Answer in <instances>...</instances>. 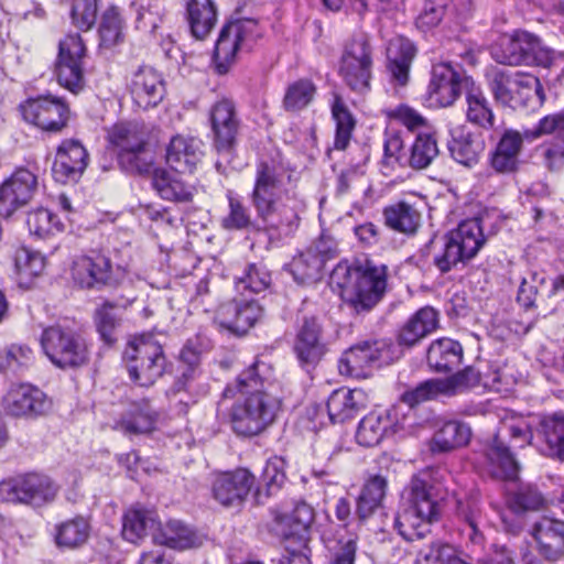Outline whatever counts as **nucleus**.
<instances>
[{"mask_svg":"<svg viewBox=\"0 0 564 564\" xmlns=\"http://www.w3.org/2000/svg\"><path fill=\"white\" fill-rule=\"evenodd\" d=\"M227 197L229 212L221 224L228 230L252 228L289 236L299 227L300 214L305 208L304 200L292 185L291 173L274 161H261L256 169L250 195L256 220L232 192H228Z\"/></svg>","mask_w":564,"mask_h":564,"instance_id":"nucleus-1","label":"nucleus"},{"mask_svg":"<svg viewBox=\"0 0 564 564\" xmlns=\"http://www.w3.org/2000/svg\"><path fill=\"white\" fill-rule=\"evenodd\" d=\"M270 377V367L257 360L238 376L235 386L225 388L224 398H234L236 391L245 395L243 401L236 402L230 412L236 434L256 436L275 421L281 410V400L267 390Z\"/></svg>","mask_w":564,"mask_h":564,"instance_id":"nucleus-2","label":"nucleus"},{"mask_svg":"<svg viewBox=\"0 0 564 564\" xmlns=\"http://www.w3.org/2000/svg\"><path fill=\"white\" fill-rule=\"evenodd\" d=\"M406 490V506L395 516L394 528L406 541L423 539L430 532L429 525L441 519L444 497L420 476L411 478Z\"/></svg>","mask_w":564,"mask_h":564,"instance_id":"nucleus-3","label":"nucleus"},{"mask_svg":"<svg viewBox=\"0 0 564 564\" xmlns=\"http://www.w3.org/2000/svg\"><path fill=\"white\" fill-rule=\"evenodd\" d=\"M330 282L340 290L343 300L357 312H369L382 299L387 288V268L338 263L330 273Z\"/></svg>","mask_w":564,"mask_h":564,"instance_id":"nucleus-4","label":"nucleus"},{"mask_svg":"<svg viewBox=\"0 0 564 564\" xmlns=\"http://www.w3.org/2000/svg\"><path fill=\"white\" fill-rule=\"evenodd\" d=\"M108 140L117 152L120 167L131 174L150 173L153 155L147 133L137 122H119L108 131Z\"/></svg>","mask_w":564,"mask_h":564,"instance_id":"nucleus-5","label":"nucleus"},{"mask_svg":"<svg viewBox=\"0 0 564 564\" xmlns=\"http://www.w3.org/2000/svg\"><path fill=\"white\" fill-rule=\"evenodd\" d=\"M122 360L132 381L141 387L152 386L166 370V357L162 346L150 338L131 340Z\"/></svg>","mask_w":564,"mask_h":564,"instance_id":"nucleus-6","label":"nucleus"},{"mask_svg":"<svg viewBox=\"0 0 564 564\" xmlns=\"http://www.w3.org/2000/svg\"><path fill=\"white\" fill-rule=\"evenodd\" d=\"M40 344L52 364L61 369L79 368L89 360L85 339L70 328L48 326L43 329Z\"/></svg>","mask_w":564,"mask_h":564,"instance_id":"nucleus-7","label":"nucleus"},{"mask_svg":"<svg viewBox=\"0 0 564 564\" xmlns=\"http://www.w3.org/2000/svg\"><path fill=\"white\" fill-rule=\"evenodd\" d=\"M445 239L443 252L434 258L435 265L443 273L473 259L486 241L478 218L462 221Z\"/></svg>","mask_w":564,"mask_h":564,"instance_id":"nucleus-8","label":"nucleus"},{"mask_svg":"<svg viewBox=\"0 0 564 564\" xmlns=\"http://www.w3.org/2000/svg\"><path fill=\"white\" fill-rule=\"evenodd\" d=\"M260 36L258 22L253 19H240L227 23L220 31L214 52L215 69L225 75L236 59L239 51H250Z\"/></svg>","mask_w":564,"mask_h":564,"instance_id":"nucleus-9","label":"nucleus"},{"mask_svg":"<svg viewBox=\"0 0 564 564\" xmlns=\"http://www.w3.org/2000/svg\"><path fill=\"white\" fill-rule=\"evenodd\" d=\"M554 51L542 45L540 39L527 31H516L501 40L494 57L506 65H536L550 67L554 61Z\"/></svg>","mask_w":564,"mask_h":564,"instance_id":"nucleus-10","label":"nucleus"},{"mask_svg":"<svg viewBox=\"0 0 564 564\" xmlns=\"http://www.w3.org/2000/svg\"><path fill=\"white\" fill-rule=\"evenodd\" d=\"M372 65V47L368 37L361 34L346 45L340 59L339 75L352 91L365 94L370 90Z\"/></svg>","mask_w":564,"mask_h":564,"instance_id":"nucleus-11","label":"nucleus"},{"mask_svg":"<svg viewBox=\"0 0 564 564\" xmlns=\"http://www.w3.org/2000/svg\"><path fill=\"white\" fill-rule=\"evenodd\" d=\"M57 486L45 475L30 473L0 482V500L40 507L55 499Z\"/></svg>","mask_w":564,"mask_h":564,"instance_id":"nucleus-12","label":"nucleus"},{"mask_svg":"<svg viewBox=\"0 0 564 564\" xmlns=\"http://www.w3.org/2000/svg\"><path fill=\"white\" fill-rule=\"evenodd\" d=\"M86 47L79 34H68L58 44L54 73L58 84L77 95L85 85L84 57Z\"/></svg>","mask_w":564,"mask_h":564,"instance_id":"nucleus-13","label":"nucleus"},{"mask_svg":"<svg viewBox=\"0 0 564 564\" xmlns=\"http://www.w3.org/2000/svg\"><path fill=\"white\" fill-rule=\"evenodd\" d=\"M21 111L25 121L47 132L62 131L69 119L68 106L52 95L26 100L21 105Z\"/></svg>","mask_w":564,"mask_h":564,"instance_id":"nucleus-14","label":"nucleus"},{"mask_svg":"<svg viewBox=\"0 0 564 564\" xmlns=\"http://www.w3.org/2000/svg\"><path fill=\"white\" fill-rule=\"evenodd\" d=\"M39 181L32 171L19 167L0 185V216L8 218L29 204L37 192Z\"/></svg>","mask_w":564,"mask_h":564,"instance_id":"nucleus-15","label":"nucleus"},{"mask_svg":"<svg viewBox=\"0 0 564 564\" xmlns=\"http://www.w3.org/2000/svg\"><path fill=\"white\" fill-rule=\"evenodd\" d=\"M313 520V509L305 502H299L291 511L275 513L273 531L286 544L306 549L307 534Z\"/></svg>","mask_w":564,"mask_h":564,"instance_id":"nucleus-16","label":"nucleus"},{"mask_svg":"<svg viewBox=\"0 0 564 564\" xmlns=\"http://www.w3.org/2000/svg\"><path fill=\"white\" fill-rule=\"evenodd\" d=\"M388 357L389 348L386 341H362L344 352L339 360V372L350 377L366 376L369 368L381 366Z\"/></svg>","mask_w":564,"mask_h":564,"instance_id":"nucleus-17","label":"nucleus"},{"mask_svg":"<svg viewBox=\"0 0 564 564\" xmlns=\"http://www.w3.org/2000/svg\"><path fill=\"white\" fill-rule=\"evenodd\" d=\"M473 84L471 79L454 69L448 63L433 66L432 78L429 85V98L432 104L440 107L452 106L462 93Z\"/></svg>","mask_w":564,"mask_h":564,"instance_id":"nucleus-18","label":"nucleus"},{"mask_svg":"<svg viewBox=\"0 0 564 564\" xmlns=\"http://www.w3.org/2000/svg\"><path fill=\"white\" fill-rule=\"evenodd\" d=\"M127 87L133 102L144 110L156 107L165 95L162 75L148 65L140 66L131 74Z\"/></svg>","mask_w":564,"mask_h":564,"instance_id":"nucleus-19","label":"nucleus"},{"mask_svg":"<svg viewBox=\"0 0 564 564\" xmlns=\"http://www.w3.org/2000/svg\"><path fill=\"white\" fill-rule=\"evenodd\" d=\"M254 482L256 477L247 468L220 473L213 481V496L223 506L237 507L246 500Z\"/></svg>","mask_w":564,"mask_h":564,"instance_id":"nucleus-20","label":"nucleus"},{"mask_svg":"<svg viewBox=\"0 0 564 564\" xmlns=\"http://www.w3.org/2000/svg\"><path fill=\"white\" fill-rule=\"evenodd\" d=\"M530 535L536 544L538 554L549 563L564 560V521L542 517L535 521Z\"/></svg>","mask_w":564,"mask_h":564,"instance_id":"nucleus-21","label":"nucleus"},{"mask_svg":"<svg viewBox=\"0 0 564 564\" xmlns=\"http://www.w3.org/2000/svg\"><path fill=\"white\" fill-rule=\"evenodd\" d=\"M210 123L214 144L218 153H230L236 144L239 120L235 105L229 99H221L210 109Z\"/></svg>","mask_w":564,"mask_h":564,"instance_id":"nucleus-22","label":"nucleus"},{"mask_svg":"<svg viewBox=\"0 0 564 564\" xmlns=\"http://www.w3.org/2000/svg\"><path fill=\"white\" fill-rule=\"evenodd\" d=\"M72 275L80 288L99 289L105 285H112V265L108 257L101 253L84 256L73 263Z\"/></svg>","mask_w":564,"mask_h":564,"instance_id":"nucleus-23","label":"nucleus"},{"mask_svg":"<svg viewBox=\"0 0 564 564\" xmlns=\"http://www.w3.org/2000/svg\"><path fill=\"white\" fill-rule=\"evenodd\" d=\"M294 352L303 367H314L326 352L322 326L315 317H304L294 340Z\"/></svg>","mask_w":564,"mask_h":564,"instance_id":"nucleus-24","label":"nucleus"},{"mask_svg":"<svg viewBox=\"0 0 564 564\" xmlns=\"http://www.w3.org/2000/svg\"><path fill=\"white\" fill-rule=\"evenodd\" d=\"M88 165V153L84 145L74 139L64 140L57 148L53 174L58 182L78 180Z\"/></svg>","mask_w":564,"mask_h":564,"instance_id":"nucleus-25","label":"nucleus"},{"mask_svg":"<svg viewBox=\"0 0 564 564\" xmlns=\"http://www.w3.org/2000/svg\"><path fill=\"white\" fill-rule=\"evenodd\" d=\"M263 316V307L257 301H231L221 304L217 318L224 328L239 335L246 334Z\"/></svg>","mask_w":564,"mask_h":564,"instance_id":"nucleus-26","label":"nucleus"},{"mask_svg":"<svg viewBox=\"0 0 564 564\" xmlns=\"http://www.w3.org/2000/svg\"><path fill=\"white\" fill-rule=\"evenodd\" d=\"M3 406L13 416L40 415L50 408V402L39 388L22 383L10 388Z\"/></svg>","mask_w":564,"mask_h":564,"instance_id":"nucleus-27","label":"nucleus"},{"mask_svg":"<svg viewBox=\"0 0 564 564\" xmlns=\"http://www.w3.org/2000/svg\"><path fill=\"white\" fill-rule=\"evenodd\" d=\"M394 409L373 411L366 415L356 432L357 442L366 447L380 444L388 436L399 431V423Z\"/></svg>","mask_w":564,"mask_h":564,"instance_id":"nucleus-28","label":"nucleus"},{"mask_svg":"<svg viewBox=\"0 0 564 564\" xmlns=\"http://www.w3.org/2000/svg\"><path fill=\"white\" fill-rule=\"evenodd\" d=\"M203 156V142L195 137L177 134L166 148V163L180 173H191Z\"/></svg>","mask_w":564,"mask_h":564,"instance_id":"nucleus-29","label":"nucleus"},{"mask_svg":"<svg viewBox=\"0 0 564 564\" xmlns=\"http://www.w3.org/2000/svg\"><path fill=\"white\" fill-rule=\"evenodd\" d=\"M438 326V312L429 305L421 307L400 328L398 343L401 346L413 347L423 338L434 333Z\"/></svg>","mask_w":564,"mask_h":564,"instance_id":"nucleus-30","label":"nucleus"},{"mask_svg":"<svg viewBox=\"0 0 564 564\" xmlns=\"http://www.w3.org/2000/svg\"><path fill=\"white\" fill-rule=\"evenodd\" d=\"M525 132L507 129L497 143L495 151L491 154V167L502 174L513 173L519 167V155L522 150Z\"/></svg>","mask_w":564,"mask_h":564,"instance_id":"nucleus-31","label":"nucleus"},{"mask_svg":"<svg viewBox=\"0 0 564 564\" xmlns=\"http://www.w3.org/2000/svg\"><path fill=\"white\" fill-rule=\"evenodd\" d=\"M366 406L362 390L340 388L330 393L326 408L333 423H345L354 419Z\"/></svg>","mask_w":564,"mask_h":564,"instance_id":"nucleus-32","label":"nucleus"},{"mask_svg":"<svg viewBox=\"0 0 564 564\" xmlns=\"http://www.w3.org/2000/svg\"><path fill=\"white\" fill-rule=\"evenodd\" d=\"M327 253L328 250L322 248L321 242L315 243L295 256L288 264V270L300 284L315 282L321 278Z\"/></svg>","mask_w":564,"mask_h":564,"instance_id":"nucleus-33","label":"nucleus"},{"mask_svg":"<svg viewBox=\"0 0 564 564\" xmlns=\"http://www.w3.org/2000/svg\"><path fill=\"white\" fill-rule=\"evenodd\" d=\"M180 172L158 169L153 173L152 184L159 195L166 200L177 203L192 202L196 188Z\"/></svg>","mask_w":564,"mask_h":564,"instance_id":"nucleus-34","label":"nucleus"},{"mask_svg":"<svg viewBox=\"0 0 564 564\" xmlns=\"http://www.w3.org/2000/svg\"><path fill=\"white\" fill-rule=\"evenodd\" d=\"M448 150L455 161L473 166L479 160L484 143L466 126H458L451 129Z\"/></svg>","mask_w":564,"mask_h":564,"instance_id":"nucleus-35","label":"nucleus"},{"mask_svg":"<svg viewBox=\"0 0 564 564\" xmlns=\"http://www.w3.org/2000/svg\"><path fill=\"white\" fill-rule=\"evenodd\" d=\"M485 457L492 477L505 480H513L518 477L519 463L499 435H496L486 448Z\"/></svg>","mask_w":564,"mask_h":564,"instance_id":"nucleus-36","label":"nucleus"},{"mask_svg":"<svg viewBox=\"0 0 564 564\" xmlns=\"http://www.w3.org/2000/svg\"><path fill=\"white\" fill-rule=\"evenodd\" d=\"M159 525L155 511L143 507H133L123 516L122 535L127 541L138 543L148 534L153 535Z\"/></svg>","mask_w":564,"mask_h":564,"instance_id":"nucleus-37","label":"nucleus"},{"mask_svg":"<svg viewBox=\"0 0 564 564\" xmlns=\"http://www.w3.org/2000/svg\"><path fill=\"white\" fill-rule=\"evenodd\" d=\"M539 435L543 441L540 452L564 463V414L544 417L540 423Z\"/></svg>","mask_w":564,"mask_h":564,"instance_id":"nucleus-38","label":"nucleus"},{"mask_svg":"<svg viewBox=\"0 0 564 564\" xmlns=\"http://www.w3.org/2000/svg\"><path fill=\"white\" fill-rule=\"evenodd\" d=\"M462 345L451 338L434 340L426 354L427 365L436 372L451 371L462 362Z\"/></svg>","mask_w":564,"mask_h":564,"instance_id":"nucleus-39","label":"nucleus"},{"mask_svg":"<svg viewBox=\"0 0 564 564\" xmlns=\"http://www.w3.org/2000/svg\"><path fill=\"white\" fill-rule=\"evenodd\" d=\"M471 437V429L460 421L445 422L433 435L431 451L448 453L466 446Z\"/></svg>","mask_w":564,"mask_h":564,"instance_id":"nucleus-40","label":"nucleus"},{"mask_svg":"<svg viewBox=\"0 0 564 564\" xmlns=\"http://www.w3.org/2000/svg\"><path fill=\"white\" fill-rule=\"evenodd\" d=\"M388 481L383 476H371L362 486L356 501V516L360 521L368 520L383 506Z\"/></svg>","mask_w":564,"mask_h":564,"instance_id":"nucleus-41","label":"nucleus"},{"mask_svg":"<svg viewBox=\"0 0 564 564\" xmlns=\"http://www.w3.org/2000/svg\"><path fill=\"white\" fill-rule=\"evenodd\" d=\"M153 541L175 550L194 547L200 543L197 534L178 520H170L164 525L160 523Z\"/></svg>","mask_w":564,"mask_h":564,"instance_id":"nucleus-42","label":"nucleus"},{"mask_svg":"<svg viewBox=\"0 0 564 564\" xmlns=\"http://www.w3.org/2000/svg\"><path fill=\"white\" fill-rule=\"evenodd\" d=\"M466 119L469 123L490 130L495 126V113L484 91L474 87V84L466 90Z\"/></svg>","mask_w":564,"mask_h":564,"instance_id":"nucleus-43","label":"nucleus"},{"mask_svg":"<svg viewBox=\"0 0 564 564\" xmlns=\"http://www.w3.org/2000/svg\"><path fill=\"white\" fill-rule=\"evenodd\" d=\"M154 423L155 414L150 405L135 403L116 423L115 429L131 436L150 433L154 429Z\"/></svg>","mask_w":564,"mask_h":564,"instance_id":"nucleus-44","label":"nucleus"},{"mask_svg":"<svg viewBox=\"0 0 564 564\" xmlns=\"http://www.w3.org/2000/svg\"><path fill=\"white\" fill-rule=\"evenodd\" d=\"M191 31L196 39H205L216 23V7L212 0H189L186 7Z\"/></svg>","mask_w":564,"mask_h":564,"instance_id":"nucleus-45","label":"nucleus"},{"mask_svg":"<svg viewBox=\"0 0 564 564\" xmlns=\"http://www.w3.org/2000/svg\"><path fill=\"white\" fill-rule=\"evenodd\" d=\"M384 224L402 234H414L421 221L419 210L405 202L389 205L383 209Z\"/></svg>","mask_w":564,"mask_h":564,"instance_id":"nucleus-46","label":"nucleus"},{"mask_svg":"<svg viewBox=\"0 0 564 564\" xmlns=\"http://www.w3.org/2000/svg\"><path fill=\"white\" fill-rule=\"evenodd\" d=\"M173 390L176 393L185 392L188 398H181L180 403L194 404L199 398L206 395L209 387L205 381L199 366H185L174 382Z\"/></svg>","mask_w":564,"mask_h":564,"instance_id":"nucleus-47","label":"nucleus"},{"mask_svg":"<svg viewBox=\"0 0 564 564\" xmlns=\"http://www.w3.org/2000/svg\"><path fill=\"white\" fill-rule=\"evenodd\" d=\"M416 50L413 43L406 39H400L395 44V51L389 48L388 68L392 79L400 86L406 85L409 70Z\"/></svg>","mask_w":564,"mask_h":564,"instance_id":"nucleus-48","label":"nucleus"},{"mask_svg":"<svg viewBox=\"0 0 564 564\" xmlns=\"http://www.w3.org/2000/svg\"><path fill=\"white\" fill-rule=\"evenodd\" d=\"M285 462L282 457H271L267 460L262 471V485L254 491V498L258 503H262L264 498L274 495L284 484L285 476Z\"/></svg>","mask_w":564,"mask_h":564,"instance_id":"nucleus-49","label":"nucleus"},{"mask_svg":"<svg viewBox=\"0 0 564 564\" xmlns=\"http://www.w3.org/2000/svg\"><path fill=\"white\" fill-rule=\"evenodd\" d=\"M90 534V525L86 518L78 516L57 527L55 535L59 547L76 549L85 544Z\"/></svg>","mask_w":564,"mask_h":564,"instance_id":"nucleus-50","label":"nucleus"},{"mask_svg":"<svg viewBox=\"0 0 564 564\" xmlns=\"http://www.w3.org/2000/svg\"><path fill=\"white\" fill-rule=\"evenodd\" d=\"M517 95L513 108H535L542 106L545 94L540 79L530 74L518 73Z\"/></svg>","mask_w":564,"mask_h":564,"instance_id":"nucleus-51","label":"nucleus"},{"mask_svg":"<svg viewBox=\"0 0 564 564\" xmlns=\"http://www.w3.org/2000/svg\"><path fill=\"white\" fill-rule=\"evenodd\" d=\"M438 155V147L434 134L419 133L410 149L406 165L414 170L427 167Z\"/></svg>","mask_w":564,"mask_h":564,"instance_id":"nucleus-52","label":"nucleus"},{"mask_svg":"<svg viewBox=\"0 0 564 564\" xmlns=\"http://www.w3.org/2000/svg\"><path fill=\"white\" fill-rule=\"evenodd\" d=\"M332 115L336 121L334 147L337 150H345L350 141L351 132L355 128V120L341 97L338 95L334 97Z\"/></svg>","mask_w":564,"mask_h":564,"instance_id":"nucleus-53","label":"nucleus"},{"mask_svg":"<svg viewBox=\"0 0 564 564\" xmlns=\"http://www.w3.org/2000/svg\"><path fill=\"white\" fill-rule=\"evenodd\" d=\"M271 284V273L261 263H249L241 275L236 278V290L238 292L260 293Z\"/></svg>","mask_w":564,"mask_h":564,"instance_id":"nucleus-54","label":"nucleus"},{"mask_svg":"<svg viewBox=\"0 0 564 564\" xmlns=\"http://www.w3.org/2000/svg\"><path fill=\"white\" fill-rule=\"evenodd\" d=\"M518 73L495 70L489 79V87L497 102L513 108L517 95Z\"/></svg>","mask_w":564,"mask_h":564,"instance_id":"nucleus-55","label":"nucleus"},{"mask_svg":"<svg viewBox=\"0 0 564 564\" xmlns=\"http://www.w3.org/2000/svg\"><path fill=\"white\" fill-rule=\"evenodd\" d=\"M462 561L453 545L434 541L419 551L414 564H460Z\"/></svg>","mask_w":564,"mask_h":564,"instance_id":"nucleus-56","label":"nucleus"},{"mask_svg":"<svg viewBox=\"0 0 564 564\" xmlns=\"http://www.w3.org/2000/svg\"><path fill=\"white\" fill-rule=\"evenodd\" d=\"M26 225L30 234L41 239L64 231V224L44 208L30 212L26 217Z\"/></svg>","mask_w":564,"mask_h":564,"instance_id":"nucleus-57","label":"nucleus"},{"mask_svg":"<svg viewBox=\"0 0 564 564\" xmlns=\"http://www.w3.org/2000/svg\"><path fill=\"white\" fill-rule=\"evenodd\" d=\"M481 376L474 367H466L447 378L441 379L443 397H455L465 393L480 384Z\"/></svg>","mask_w":564,"mask_h":564,"instance_id":"nucleus-58","label":"nucleus"},{"mask_svg":"<svg viewBox=\"0 0 564 564\" xmlns=\"http://www.w3.org/2000/svg\"><path fill=\"white\" fill-rule=\"evenodd\" d=\"M117 305L106 301L95 312V324L102 341L112 345L117 340V327L119 318L116 314Z\"/></svg>","mask_w":564,"mask_h":564,"instance_id":"nucleus-59","label":"nucleus"},{"mask_svg":"<svg viewBox=\"0 0 564 564\" xmlns=\"http://www.w3.org/2000/svg\"><path fill=\"white\" fill-rule=\"evenodd\" d=\"M545 506L541 491L531 485L521 486L509 499V507L514 513L539 511Z\"/></svg>","mask_w":564,"mask_h":564,"instance_id":"nucleus-60","label":"nucleus"},{"mask_svg":"<svg viewBox=\"0 0 564 564\" xmlns=\"http://www.w3.org/2000/svg\"><path fill=\"white\" fill-rule=\"evenodd\" d=\"M316 93L315 85L308 79H300L289 86L283 105L288 111H299L311 104Z\"/></svg>","mask_w":564,"mask_h":564,"instance_id":"nucleus-61","label":"nucleus"},{"mask_svg":"<svg viewBox=\"0 0 564 564\" xmlns=\"http://www.w3.org/2000/svg\"><path fill=\"white\" fill-rule=\"evenodd\" d=\"M546 283L543 272H532L528 279H523L517 295L518 303L525 310L539 307L542 300L538 302L539 289Z\"/></svg>","mask_w":564,"mask_h":564,"instance_id":"nucleus-62","label":"nucleus"},{"mask_svg":"<svg viewBox=\"0 0 564 564\" xmlns=\"http://www.w3.org/2000/svg\"><path fill=\"white\" fill-rule=\"evenodd\" d=\"M443 397V386L441 379H429L414 389L405 391L401 399L409 406L413 408L422 402L437 399Z\"/></svg>","mask_w":564,"mask_h":564,"instance_id":"nucleus-63","label":"nucleus"},{"mask_svg":"<svg viewBox=\"0 0 564 564\" xmlns=\"http://www.w3.org/2000/svg\"><path fill=\"white\" fill-rule=\"evenodd\" d=\"M539 151L541 152L542 164L547 171L557 173L564 169V137L542 144Z\"/></svg>","mask_w":564,"mask_h":564,"instance_id":"nucleus-64","label":"nucleus"}]
</instances>
